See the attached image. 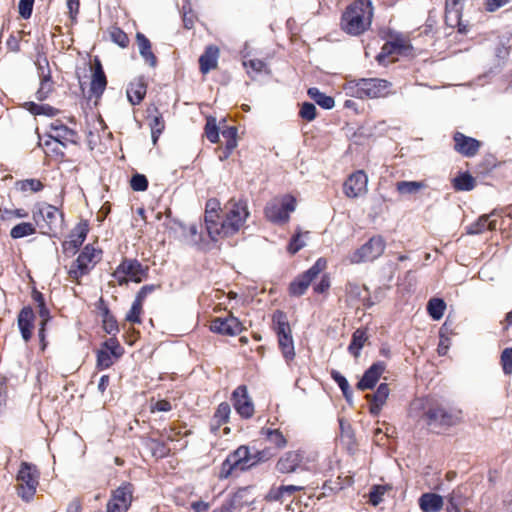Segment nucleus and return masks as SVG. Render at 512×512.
Masks as SVG:
<instances>
[{"label": "nucleus", "mask_w": 512, "mask_h": 512, "mask_svg": "<svg viewBox=\"0 0 512 512\" xmlns=\"http://www.w3.org/2000/svg\"><path fill=\"white\" fill-rule=\"evenodd\" d=\"M427 185L423 181H399L396 183V189L401 195H413Z\"/></svg>", "instance_id": "nucleus-37"}, {"label": "nucleus", "mask_w": 512, "mask_h": 512, "mask_svg": "<svg viewBox=\"0 0 512 512\" xmlns=\"http://www.w3.org/2000/svg\"><path fill=\"white\" fill-rule=\"evenodd\" d=\"M110 36L112 41L122 48L127 47L129 44V38L127 34L119 28L112 29L110 32Z\"/></svg>", "instance_id": "nucleus-55"}, {"label": "nucleus", "mask_w": 512, "mask_h": 512, "mask_svg": "<svg viewBox=\"0 0 512 512\" xmlns=\"http://www.w3.org/2000/svg\"><path fill=\"white\" fill-rule=\"evenodd\" d=\"M48 136L51 140L59 143L62 148H65L68 143H76L77 134L61 121L56 120L50 124V133Z\"/></svg>", "instance_id": "nucleus-21"}, {"label": "nucleus", "mask_w": 512, "mask_h": 512, "mask_svg": "<svg viewBox=\"0 0 512 512\" xmlns=\"http://www.w3.org/2000/svg\"><path fill=\"white\" fill-rule=\"evenodd\" d=\"M296 209V199L291 195L284 196L280 201L269 202L264 213L266 218L274 224H284L290 218V213Z\"/></svg>", "instance_id": "nucleus-10"}, {"label": "nucleus", "mask_w": 512, "mask_h": 512, "mask_svg": "<svg viewBox=\"0 0 512 512\" xmlns=\"http://www.w3.org/2000/svg\"><path fill=\"white\" fill-rule=\"evenodd\" d=\"M367 339H368V337L366 335L365 330L356 329L352 334V338H351L350 344L348 346L349 353L352 354L356 358L359 357L361 349L363 348Z\"/></svg>", "instance_id": "nucleus-33"}, {"label": "nucleus", "mask_w": 512, "mask_h": 512, "mask_svg": "<svg viewBox=\"0 0 512 512\" xmlns=\"http://www.w3.org/2000/svg\"><path fill=\"white\" fill-rule=\"evenodd\" d=\"M456 191H471L475 187V179L469 172H460L452 179Z\"/></svg>", "instance_id": "nucleus-32"}, {"label": "nucleus", "mask_w": 512, "mask_h": 512, "mask_svg": "<svg viewBox=\"0 0 512 512\" xmlns=\"http://www.w3.org/2000/svg\"><path fill=\"white\" fill-rule=\"evenodd\" d=\"M392 83L381 78H359L348 81L346 90L349 95L358 99H374L386 97Z\"/></svg>", "instance_id": "nucleus-3"}, {"label": "nucleus", "mask_w": 512, "mask_h": 512, "mask_svg": "<svg viewBox=\"0 0 512 512\" xmlns=\"http://www.w3.org/2000/svg\"><path fill=\"white\" fill-rule=\"evenodd\" d=\"M330 287V277L327 274L322 275L320 281L314 286V292L322 294Z\"/></svg>", "instance_id": "nucleus-63"}, {"label": "nucleus", "mask_w": 512, "mask_h": 512, "mask_svg": "<svg viewBox=\"0 0 512 512\" xmlns=\"http://www.w3.org/2000/svg\"><path fill=\"white\" fill-rule=\"evenodd\" d=\"M223 407V403L219 404L217 412L215 413L213 420L211 422V431L214 433L218 431L222 424L224 423V414L222 413Z\"/></svg>", "instance_id": "nucleus-61"}, {"label": "nucleus", "mask_w": 512, "mask_h": 512, "mask_svg": "<svg viewBox=\"0 0 512 512\" xmlns=\"http://www.w3.org/2000/svg\"><path fill=\"white\" fill-rule=\"evenodd\" d=\"M248 216L249 212L245 201L230 200L226 203V236L239 231Z\"/></svg>", "instance_id": "nucleus-13"}, {"label": "nucleus", "mask_w": 512, "mask_h": 512, "mask_svg": "<svg viewBox=\"0 0 512 512\" xmlns=\"http://www.w3.org/2000/svg\"><path fill=\"white\" fill-rule=\"evenodd\" d=\"M389 393L390 389L388 384L381 383L373 394H367L365 396L370 403L369 412L372 415L377 416L380 413L383 405L386 403Z\"/></svg>", "instance_id": "nucleus-22"}, {"label": "nucleus", "mask_w": 512, "mask_h": 512, "mask_svg": "<svg viewBox=\"0 0 512 512\" xmlns=\"http://www.w3.org/2000/svg\"><path fill=\"white\" fill-rule=\"evenodd\" d=\"M220 50L216 46H208L199 58L200 71L207 74L217 67Z\"/></svg>", "instance_id": "nucleus-27"}, {"label": "nucleus", "mask_w": 512, "mask_h": 512, "mask_svg": "<svg viewBox=\"0 0 512 512\" xmlns=\"http://www.w3.org/2000/svg\"><path fill=\"white\" fill-rule=\"evenodd\" d=\"M368 177L364 171L352 173L343 184V192L349 198H357L367 191Z\"/></svg>", "instance_id": "nucleus-17"}, {"label": "nucleus", "mask_w": 512, "mask_h": 512, "mask_svg": "<svg viewBox=\"0 0 512 512\" xmlns=\"http://www.w3.org/2000/svg\"><path fill=\"white\" fill-rule=\"evenodd\" d=\"M205 227L211 241L217 243L223 238L224 215L218 199L211 198L206 203Z\"/></svg>", "instance_id": "nucleus-7"}, {"label": "nucleus", "mask_w": 512, "mask_h": 512, "mask_svg": "<svg viewBox=\"0 0 512 512\" xmlns=\"http://www.w3.org/2000/svg\"><path fill=\"white\" fill-rule=\"evenodd\" d=\"M101 350H108L114 358H119L123 354V349L116 338L112 337L105 341Z\"/></svg>", "instance_id": "nucleus-53"}, {"label": "nucleus", "mask_w": 512, "mask_h": 512, "mask_svg": "<svg viewBox=\"0 0 512 512\" xmlns=\"http://www.w3.org/2000/svg\"><path fill=\"white\" fill-rule=\"evenodd\" d=\"M327 261L324 258H319L316 262L305 272L298 275L289 285V293L291 296H302L311 282L326 268Z\"/></svg>", "instance_id": "nucleus-11"}, {"label": "nucleus", "mask_w": 512, "mask_h": 512, "mask_svg": "<svg viewBox=\"0 0 512 512\" xmlns=\"http://www.w3.org/2000/svg\"><path fill=\"white\" fill-rule=\"evenodd\" d=\"M386 247L382 236H373L350 256L351 263L374 261L379 258Z\"/></svg>", "instance_id": "nucleus-12"}, {"label": "nucleus", "mask_w": 512, "mask_h": 512, "mask_svg": "<svg viewBox=\"0 0 512 512\" xmlns=\"http://www.w3.org/2000/svg\"><path fill=\"white\" fill-rule=\"evenodd\" d=\"M53 90V83L49 75L43 76L40 82V87L36 92V98L39 101L45 100Z\"/></svg>", "instance_id": "nucleus-43"}, {"label": "nucleus", "mask_w": 512, "mask_h": 512, "mask_svg": "<svg viewBox=\"0 0 512 512\" xmlns=\"http://www.w3.org/2000/svg\"><path fill=\"white\" fill-rule=\"evenodd\" d=\"M243 65L246 68H250L252 71L256 73H260L266 67V63L260 59H250L248 61L244 60Z\"/></svg>", "instance_id": "nucleus-62"}, {"label": "nucleus", "mask_w": 512, "mask_h": 512, "mask_svg": "<svg viewBox=\"0 0 512 512\" xmlns=\"http://www.w3.org/2000/svg\"><path fill=\"white\" fill-rule=\"evenodd\" d=\"M35 0H20L18 4L19 14L24 19H29L32 15Z\"/></svg>", "instance_id": "nucleus-58"}, {"label": "nucleus", "mask_w": 512, "mask_h": 512, "mask_svg": "<svg viewBox=\"0 0 512 512\" xmlns=\"http://www.w3.org/2000/svg\"><path fill=\"white\" fill-rule=\"evenodd\" d=\"M149 126L151 129V137L153 144H156L160 134L163 132L165 128L164 120L161 114L158 112L157 108H154V114L149 115Z\"/></svg>", "instance_id": "nucleus-35"}, {"label": "nucleus", "mask_w": 512, "mask_h": 512, "mask_svg": "<svg viewBox=\"0 0 512 512\" xmlns=\"http://www.w3.org/2000/svg\"><path fill=\"white\" fill-rule=\"evenodd\" d=\"M500 364L504 375L512 374V347H507L501 352Z\"/></svg>", "instance_id": "nucleus-44"}, {"label": "nucleus", "mask_w": 512, "mask_h": 512, "mask_svg": "<svg viewBox=\"0 0 512 512\" xmlns=\"http://www.w3.org/2000/svg\"><path fill=\"white\" fill-rule=\"evenodd\" d=\"M508 3H510V0H486L485 9L488 12H495Z\"/></svg>", "instance_id": "nucleus-64"}, {"label": "nucleus", "mask_w": 512, "mask_h": 512, "mask_svg": "<svg viewBox=\"0 0 512 512\" xmlns=\"http://www.w3.org/2000/svg\"><path fill=\"white\" fill-rule=\"evenodd\" d=\"M284 492L282 490V485L279 487H272L268 491L267 495L265 496V500L268 502H282L284 498Z\"/></svg>", "instance_id": "nucleus-60"}, {"label": "nucleus", "mask_w": 512, "mask_h": 512, "mask_svg": "<svg viewBox=\"0 0 512 512\" xmlns=\"http://www.w3.org/2000/svg\"><path fill=\"white\" fill-rule=\"evenodd\" d=\"M386 486L373 485L369 492V502L373 506H378L382 502V497L385 494Z\"/></svg>", "instance_id": "nucleus-49"}, {"label": "nucleus", "mask_w": 512, "mask_h": 512, "mask_svg": "<svg viewBox=\"0 0 512 512\" xmlns=\"http://www.w3.org/2000/svg\"><path fill=\"white\" fill-rule=\"evenodd\" d=\"M136 42L139 53L145 62H147L151 67H155L157 64V58L152 52L150 40L144 34L138 32L136 34Z\"/></svg>", "instance_id": "nucleus-29"}, {"label": "nucleus", "mask_w": 512, "mask_h": 512, "mask_svg": "<svg viewBox=\"0 0 512 512\" xmlns=\"http://www.w3.org/2000/svg\"><path fill=\"white\" fill-rule=\"evenodd\" d=\"M130 186L134 191H145L148 187V180L143 174H135L130 180Z\"/></svg>", "instance_id": "nucleus-56"}, {"label": "nucleus", "mask_w": 512, "mask_h": 512, "mask_svg": "<svg viewBox=\"0 0 512 512\" xmlns=\"http://www.w3.org/2000/svg\"><path fill=\"white\" fill-rule=\"evenodd\" d=\"M36 231L33 224L22 222L14 226L10 231V236L13 239H19L34 234Z\"/></svg>", "instance_id": "nucleus-40"}, {"label": "nucleus", "mask_w": 512, "mask_h": 512, "mask_svg": "<svg viewBox=\"0 0 512 512\" xmlns=\"http://www.w3.org/2000/svg\"><path fill=\"white\" fill-rule=\"evenodd\" d=\"M244 330L241 321L231 313L226 315V335L235 336Z\"/></svg>", "instance_id": "nucleus-42"}, {"label": "nucleus", "mask_w": 512, "mask_h": 512, "mask_svg": "<svg viewBox=\"0 0 512 512\" xmlns=\"http://www.w3.org/2000/svg\"><path fill=\"white\" fill-rule=\"evenodd\" d=\"M103 329L110 335H115L119 331L117 321L108 309L103 314Z\"/></svg>", "instance_id": "nucleus-45"}, {"label": "nucleus", "mask_w": 512, "mask_h": 512, "mask_svg": "<svg viewBox=\"0 0 512 512\" xmlns=\"http://www.w3.org/2000/svg\"><path fill=\"white\" fill-rule=\"evenodd\" d=\"M147 85L142 77L131 81L127 87V97L132 105H138L146 95Z\"/></svg>", "instance_id": "nucleus-25"}, {"label": "nucleus", "mask_w": 512, "mask_h": 512, "mask_svg": "<svg viewBox=\"0 0 512 512\" xmlns=\"http://www.w3.org/2000/svg\"><path fill=\"white\" fill-rule=\"evenodd\" d=\"M28 212L24 209H0V218L2 220H10L12 218H26Z\"/></svg>", "instance_id": "nucleus-57"}, {"label": "nucleus", "mask_w": 512, "mask_h": 512, "mask_svg": "<svg viewBox=\"0 0 512 512\" xmlns=\"http://www.w3.org/2000/svg\"><path fill=\"white\" fill-rule=\"evenodd\" d=\"M307 94L316 104L325 110H330L335 106L334 98L321 92L316 87L309 88Z\"/></svg>", "instance_id": "nucleus-31"}, {"label": "nucleus", "mask_w": 512, "mask_h": 512, "mask_svg": "<svg viewBox=\"0 0 512 512\" xmlns=\"http://www.w3.org/2000/svg\"><path fill=\"white\" fill-rule=\"evenodd\" d=\"M462 6L449 7L445 5V23L451 28H458V32L465 34L467 32V25L462 22Z\"/></svg>", "instance_id": "nucleus-24"}, {"label": "nucleus", "mask_w": 512, "mask_h": 512, "mask_svg": "<svg viewBox=\"0 0 512 512\" xmlns=\"http://www.w3.org/2000/svg\"><path fill=\"white\" fill-rule=\"evenodd\" d=\"M270 449L255 450L251 453L249 447L240 446L233 453L226 457V478L236 470L245 471L260 463H264L272 458Z\"/></svg>", "instance_id": "nucleus-4"}, {"label": "nucleus", "mask_w": 512, "mask_h": 512, "mask_svg": "<svg viewBox=\"0 0 512 512\" xmlns=\"http://www.w3.org/2000/svg\"><path fill=\"white\" fill-rule=\"evenodd\" d=\"M44 146H45V152L47 154H53L56 157H59L61 159L64 157V152L61 148L62 146L59 143H57L53 140H48V141H45Z\"/></svg>", "instance_id": "nucleus-59"}, {"label": "nucleus", "mask_w": 512, "mask_h": 512, "mask_svg": "<svg viewBox=\"0 0 512 512\" xmlns=\"http://www.w3.org/2000/svg\"><path fill=\"white\" fill-rule=\"evenodd\" d=\"M247 493H248L247 488H241L236 493H234V495L231 497V499L229 501V507H226V510L227 509L235 510V509L241 508L244 505H248L249 500L246 498Z\"/></svg>", "instance_id": "nucleus-41"}, {"label": "nucleus", "mask_w": 512, "mask_h": 512, "mask_svg": "<svg viewBox=\"0 0 512 512\" xmlns=\"http://www.w3.org/2000/svg\"><path fill=\"white\" fill-rule=\"evenodd\" d=\"M86 238V230L83 228H79L76 231H73L69 239L65 240L62 244L63 252L67 256H72L76 253L78 248L83 244Z\"/></svg>", "instance_id": "nucleus-28"}, {"label": "nucleus", "mask_w": 512, "mask_h": 512, "mask_svg": "<svg viewBox=\"0 0 512 512\" xmlns=\"http://www.w3.org/2000/svg\"><path fill=\"white\" fill-rule=\"evenodd\" d=\"M127 275L130 281L140 283L148 277V267L136 259L124 258L113 273V277Z\"/></svg>", "instance_id": "nucleus-15"}, {"label": "nucleus", "mask_w": 512, "mask_h": 512, "mask_svg": "<svg viewBox=\"0 0 512 512\" xmlns=\"http://www.w3.org/2000/svg\"><path fill=\"white\" fill-rule=\"evenodd\" d=\"M386 369V363L383 361L374 362L363 374L356 387L358 390L365 391L373 389L379 381L381 375Z\"/></svg>", "instance_id": "nucleus-20"}, {"label": "nucleus", "mask_w": 512, "mask_h": 512, "mask_svg": "<svg viewBox=\"0 0 512 512\" xmlns=\"http://www.w3.org/2000/svg\"><path fill=\"white\" fill-rule=\"evenodd\" d=\"M33 319L34 313L33 310L29 307L23 308L19 313L18 326L25 341H28L31 337Z\"/></svg>", "instance_id": "nucleus-30"}, {"label": "nucleus", "mask_w": 512, "mask_h": 512, "mask_svg": "<svg viewBox=\"0 0 512 512\" xmlns=\"http://www.w3.org/2000/svg\"><path fill=\"white\" fill-rule=\"evenodd\" d=\"M20 190L26 192H38L43 189V184L38 179H26L18 182Z\"/></svg>", "instance_id": "nucleus-52"}, {"label": "nucleus", "mask_w": 512, "mask_h": 512, "mask_svg": "<svg viewBox=\"0 0 512 512\" xmlns=\"http://www.w3.org/2000/svg\"><path fill=\"white\" fill-rule=\"evenodd\" d=\"M106 85L107 79L105 74H93L90 85V93L96 98H99L103 94Z\"/></svg>", "instance_id": "nucleus-39"}, {"label": "nucleus", "mask_w": 512, "mask_h": 512, "mask_svg": "<svg viewBox=\"0 0 512 512\" xmlns=\"http://www.w3.org/2000/svg\"><path fill=\"white\" fill-rule=\"evenodd\" d=\"M143 303H141L139 300H134L131 309L126 315V320L132 324H139L141 323L140 315L143 311L142 309Z\"/></svg>", "instance_id": "nucleus-47"}, {"label": "nucleus", "mask_w": 512, "mask_h": 512, "mask_svg": "<svg viewBox=\"0 0 512 512\" xmlns=\"http://www.w3.org/2000/svg\"><path fill=\"white\" fill-rule=\"evenodd\" d=\"M305 246V242L301 240V230L297 229L296 233L291 237L288 244V252L291 254H296L299 250H301Z\"/></svg>", "instance_id": "nucleus-51"}, {"label": "nucleus", "mask_w": 512, "mask_h": 512, "mask_svg": "<svg viewBox=\"0 0 512 512\" xmlns=\"http://www.w3.org/2000/svg\"><path fill=\"white\" fill-rule=\"evenodd\" d=\"M32 217L43 234L51 235L62 227L63 214L48 203L36 204L32 210Z\"/></svg>", "instance_id": "nucleus-6"}, {"label": "nucleus", "mask_w": 512, "mask_h": 512, "mask_svg": "<svg viewBox=\"0 0 512 512\" xmlns=\"http://www.w3.org/2000/svg\"><path fill=\"white\" fill-rule=\"evenodd\" d=\"M260 433L277 448H284L287 444L286 438L278 429L262 428Z\"/></svg>", "instance_id": "nucleus-38"}, {"label": "nucleus", "mask_w": 512, "mask_h": 512, "mask_svg": "<svg viewBox=\"0 0 512 512\" xmlns=\"http://www.w3.org/2000/svg\"><path fill=\"white\" fill-rule=\"evenodd\" d=\"M423 512H439L443 508V497L436 493H423L418 500Z\"/></svg>", "instance_id": "nucleus-26"}, {"label": "nucleus", "mask_w": 512, "mask_h": 512, "mask_svg": "<svg viewBox=\"0 0 512 512\" xmlns=\"http://www.w3.org/2000/svg\"><path fill=\"white\" fill-rule=\"evenodd\" d=\"M446 310V303L442 298H431L427 303V312L433 320H440Z\"/></svg>", "instance_id": "nucleus-36"}, {"label": "nucleus", "mask_w": 512, "mask_h": 512, "mask_svg": "<svg viewBox=\"0 0 512 512\" xmlns=\"http://www.w3.org/2000/svg\"><path fill=\"white\" fill-rule=\"evenodd\" d=\"M299 115L306 121H313L317 116L316 106L311 102H303Z\"/></svg>", "instance_id": "nucleus-50"}, {"label": "nucleus", "mask_w": 512, "mask_h": 512, "mask_svg": "<svg viewBox=\"0 0 512 512\" xmlns=\"http://www.w3.org/2000/svg\"><path fill=\"white\" fill-rule=\"evenodd\" d=\"M372 4L370 1L359 0L349 5L342 15L341 27L350 35H360L371 24Z\"/></svg>", "instance_id": "nucleus-1"}, {"label": "nucleus", "mask_w": 512, "mask_h": 512, "mask_svg": "<svg viewBox=\"0 0 512 512\" xmlns=\"http://www.w3.org/2000/svg\"><path fill=\"white\" fill-rule=\"evenodd\" d=\"M330 375H331V378L337 383V385L341 389L345 400L350 405H352V403H353V391L350 388V385H349V382H348L347 378L344 375H342L339 371L334 370V369L331 370Z\"/></svg>", "instance_id": "nucleus-34"}, {"label": "nucleus", "mask_w": 512, "mask_h": 512, "mask_svg": "<svg viewBox=\"0 0 512 512\" xmlns=\"http://www.w3.org/2000/svg\"><path fill=\"white\" fill-rule=\"evenodd\" d=\"M423 420L433 431L447 430L462 421V410L440 403L431 404L426 408Z\"/></svg>", "instance_id": "nucleus-2"}, {"label": "nucleus", "mask_w": 512, "mask_h": 512, "mask_svg": "<svg viewBox=\"0 0 512 512\" xmlns=\"http://www.w3.org/2000/svg\"><path fill=\"white\" fill-rule=\"evenodd\" d=\"M304 460V453L300 450L285 452L276 463V470L281 474L296 472Z\"/></svg>", "instance_id": "nucleus-18"}, {"label": "nucleus", "mask_w": 512, "mask_h": 512, "mask_svg": "<svg viewBox=\"0 0 512 512\" xmlns=\"http://www.w3.org/2000/svg\"><path fill=\"white\" fill-rule=\"evenodd\" d=\"M102 251L93 245H86L77 259L71 264L68 274L79 283V279L87 275L101 260Z\"/></svg>", "instance_id": "nucleus-8"}, {"label": "nucleus", "mask_w": 512, "mask_h": 512, "mask_svg": "<svg viewBox=\"0 0 512 512\" xmlns=\"http://www.w3.org/2000/svg\"><path fill=\"white\" fill-rule=\"evenodd\" d=\"M237 132L238 129L235 126H226V158L237 146Z\"/></svg>", "instance_id": "nucleus-48"}, {"label": "nucleus", "mask_w": 512, "mask_h": 512, "mask_svg": "<svg viewBox=\"0 0 512 512\" xmlns=\"http://www.w3.org/2000/svg\"><path fill=\"white\" fill-rule=\"evenodd\" d=\"M231 400L234 409L241 417L248 419L253 416L254 405L245 385H240L233 391Z\"/></svg>", "instance_id": "nucleus-16"}, {"label": "nucleus", "mask_w": 512, "mask_h": 512, "mask_svg": "<svg viewBox=\"0 0 512 512\" xmlns=\"http://www.w3.org/2000/svg\"><path fill=\"white\" fill-rule=\"evenodd\" d=\"M495 215V211L490 214L481 215L474 223H471L466 227V233L469 235H478L486 230H495L497 222L495 219H491Z\"/></svg>", "instance_id": "nucleus-23"}, {"label": "nucleus", "mask_w": 512, "mask_h": 512, "mask_svg": "<svg viewBox=\"0 0 512 512\" xmlns=\"http://www.w3.org/2000/svg\"><path fill=\"white\" fill-rule=\"evenodd\" d=\"M454 150L459 154L471 158L474 157L481 146V142L473 137L466 136L461 132H455L453 135Z\"/></svg>", "instance_id": "nucleus-19"}, {"label": "nucleus", "mask_w": 512, "mask_h": 512, "mask_svg": "<svg viewBox=\"0 0 512 512\" xmlns=\"http://www.w3.org/2000/svg\"><path fill=\"white\" fill-rule=\"evenodd\" d=\"M39 473L36 467L28 462H22L18 471V495L26 502L32 500L38 486Z\"/></svg>", "instance_id": "nucleus-9"}, {"label": "nucleus", "mask_w": 512, "mask_h": 512, "mask_svg": "<svg viewBox=\"0 0 512 512\" xmlns=\"http://www.w3.org/2000/svg\"><path fill=\"white\" fill-rule=\"evenodd\" d=\"M205 135L207 139L212 142L216 143L219 140V130L216 125V119L213 117L207 118V122L205 125Z\"/></svg>", "instance_id": "nucleus-46"}, {"label": "nucleus", "mask_w": 512, "mask_h": 512, "mask_svg": "<svg viewBox=\"0 0 512 512\" xmlns=\"http://www.w3.org/2000/svg\"><path fill=\"white\" fill-rule=\"evenodd\" d=\"M272 324L284 359L287 362L292 361L295 358V348L286 313L282 310H276L272 315Z\"/></svg>", "instance_id": "nucleus-5"}, {"label": "nucleus", "mask_w": 512, "mask_h": 512, "mask_svg": "<svg viewBox=\"0 0 512 512\" xmlns=\"http://www.w3.org/2000/svg\"><path fill=\"white\" fill-rule=\"evenodd\" d=\"M113 354L108 350H99L97 353V365L101 369H107L113 364Z\"/></svg>", "instance_id": "nucleus-54"}, {"label": "nucleus", "mask_w": 512, "mask_h": 512, "mask_svg": "<svg viewBox=\"0 0 512 512\" xmlns=\"http://www.w3.org/2000/svg\"><path fill=\"white\" fill-rule=\"evenodd\" d=\"M133 491V485L128 482L114 490L107 503V512H126L132 503Z\"/></svg>", "instance_id": "nucleus-14"}]
</instances>
